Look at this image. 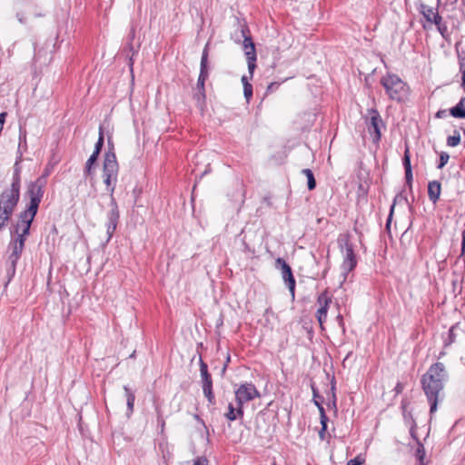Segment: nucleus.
<instances>
[{"mask_svg":"<svg viewBox=\"0 0 465 465\" xmlns=\"http://www.w3.org/2000/svg\"><path fill=\"white\" fill-rule=\"evenodd\" d=\"M387 91V94L391 98V99H400V97L398 96V93H399V89H386Z\"/></svg>","mask_w":465,"mask_h":465,"instance_id":"obj_29","label":"nucleus"},{"mask_svg":"<svg viewBox=\"0 0 465 465\" xmlns=\"http://www.w3.org/2000/svg\"><path fill=\"white\" fill-rule=\"evenodd\" d=\"M460 142V135L459 134H454V135H451V136H449L448 137V145L449 146H457Z\"/></svg>","mask_w":465,"mask_h":465,"instance_id":"obj_25","label":"nucleus"},{"mask_svg":"<svg viewBox=\"0 0 465 465\" xmlns=\"http://www.w3.org/2000/svg\"><path fill=\"white\" fill-rule=\"evenodd\" d=\"M302 173L308 180V189L313 190L316 186V183L312 172L310 169H304Z\"/></svg>","mask_w":465,"mask_h":465,"instance_id":"obj_23","label":"nucleus"},{"mask_svg":"<svg viewBox=\"0 0 465 465\" xmlns=\"http://www.w3.org/2000/svg\"><path fill=\"white\" fill-rule=\"evenodd\" d=\"M440 191H441V187H440V183L439 182L433 181L429 183L428 194H429L430 199L433 203H435L439 199V197L440 195Z\"/></svg>","mask_w":465,"mask_h":465,"instance_id":"obj_16","label":"nucleus"},{"mask_svg":"<svg viewBox=\"0 0 465 465\" xmlns=\"http://www.w3.org/2000/svg\"><path fill=\"white\" fill-rule=\"evenodd\" d=\"M25 245V238H16L13 245V252L17 256L22 252Z\"/></svg>","mask_w":465,"mask_h":465,"instance_id":"obj_22","label":"nucleus"},{"mask_svg":"<svg viewBox=\"0 0 465 465\" xmlns=\"http://www.w3.org/2000/svg\"><path fill=\"white\" fill-rule=\"evenodd\" d=\"M421 13L424 18L427 20V22L431 25H439V23L441 20V17L440 16L438 10L434 7L422 5Z\"/></svg>","mask_w":465,"mask_h":465,"instance_id":"obj_13","label":"nucleus"},{"mask_svg":"<svg viewBox=\"0 0 465 465\" xmlns=\"http://www.w3.org/2000/svg\"><path fill=\"white\" fill-rule=\"evenodd\" d=\"M252 89H244V96L247 101L252 97Z\"/></svg>","mask_w":465,"mask_h":465,"instance_id":"obj_33","label":"nucleus"},{"mask_svg":"<svg viewBox=\"0 0 465 465\" xmlns=\"http://www.w3.org/2000/svg\"><path fill=\"white\" fill-rule=\"evenodd\" d=\"M242 48L246 56L248 70L252 76L256 67V51L254 44L250 37L244 36Z\"/></svg>","mask_w":465,"mask_h":465,"instance_id":"obj_7","label":"nucleus"},{"mask_svg":"<svg viewBox=\"0 0 465 465\" xmlns=\"http://www.w3.org/2000/svg\"><path fill=\"white\" fill-rule=\"evenodd\" d=\"M364 462V459H362L361 456H357L354 459L350 460L347 462V465H361Z\"/></svg>","mask_w":465,"mask_h":465,"instance_id":"obj_28","label":"nucleus"},{"mask_svg":"<svg viewBox=\"0 0 465 465\" xmlns=\"http://www.w3.org/2000/svg\"><path fill=\"white\" fill-rule=\"evenodd\" d=\"M406 179L410 182L412 179V172L411 169L409 171H405Z\"/></svg>","mask_w":465,"mask_h":465,"instance_id":"obj_35","label":"nucleus"},{"mask_svg":"<svg viewBox=\"0 0 465 465\" xmlns=\"http://www.w3.org/2000/svg\"><path fill=\"white\" fill-rule=\"evenodd\" d=\"M446 377L444 366L439 362L433 364L422 377L423 390L431 401V412H434L437 409V401L440 392L443 389V382Z\"/></svg>","mask_w":465,"mask_h":465,"instance_id":"obj_1","label":"nucleus"},{"mask_svg":"<svg viewBox=\"0 0 465 465\" xmlns=\"http://www.w3.org/2000/svg\"><path fill=\"white\" fill-rule=\"evenodd\" d=\"M403 164H404V167H405V171H409L410 172V169H411V166L410 153H409V149L408 148L405 150Z\"/></svg>","mask_w":465,"mask_h":465,"instance_id":"obj_27","label":"nucleus"},{"mask_svg":"<svg viewBox=\"0 0 465 465\" xmlns=\"http://www.w3.org/2000/svg\"><path fill=\"white\" fill-rule=\"evenodd\" d=\"M46 185L45 176L38 177L28 185L27 193L30 199L26 210L37 213L38 206L44 195V189Z\"/></svg>","mask_w":465,"mask_h":465,"instance_id":"obj_4","label":"nucleus"},{"mask_svg":"<svg viewBox=\"0 0 465 465\" xmlns=\"http://www.w3.org/2000/svg\"><path fill=\"white\" fill-rule=\"evenodd\" d=\"M331 302V299L327 294L326 292L321 293L318 296L317 303L319 305V308L316 312V317H317V320L321 326H322L323 322L326 321L327 312H328Z\"/></svg>","mask_w":465,"mask_h":465,"instance_id":"obj_8","label":"nucleus"},{"mask_svg":"<svg viewBox=\"0 0 465 465\" xmlns=\"http://www.w3.org/2000/svg\"><path fill=\"white\" fill-rule=\"evenodd\" d=\"M103 143H104V134H103L102 130L100 129L99 139H98V141L96 143L95 150L93 153V154L89 157V159L87 160V163H86V170H87V172L91 171L92 165L96 161L97 156H98V154L100 153L101 147L103 146Z\"/></svg>","mask_w":465,"mask_h":465,"instance_id":"obj_15","label":"nucleus"},{"mask_svg":"<svg viewBox=\"0 0 465 465\" xmlns=\"http://www.w3.org/2000/svg\"><path fill=\"white\" fill-rule=\"evenodd\" d=\"M315 404L317 405L318 409H319V411H320V416H321V424H322V429L321 430L319 431V437L322 440H324L326 439V434H325V431H326V429H327V420H328V418L325 414V411H324V409L323 407L319 404L317 401H315Z\"/></svg>","mask_w":465,"mask_h":465,"instance_id":"obj_17","label":"nucleus"},{"mask_svg":"<svg viewBox=\"0 0 465 465\" xmlns=\"http://www.w3.org/2000/svg\"><path fill=\"white\" fill-rule=\"evenodd\" d=\"M462 253H465V231L462 233V247H461Z\"/></svg>","mask_w":465,"mask_h":465,"instance_id":"obj_36","label":"nucleus"},{"mask_svg":"<svg viewBox=\"0 0 465 465\" xmlns=\"http://www.w3.org/2000/svg\"><path fill=\"white\" fill-rule=\"evenodd\" d=\"M252 77V75H250V73L248 72V75L244 74L242 76V84L243 87H251V84L249 83V80Z\"/></svg>","mask_w":465,"mask_h":465,"instance_id":"obj_30","label":"nucleus"},{"mask_svg":"<svg viewBox=\"0 0 465 465\" xmlns=\"http://www.w3.org/2000/svg\"><path fill=\"white\" fill-rule=\"evenodd\" d=\"M49 173H50V171L46 169L45 171V173L42 176H45V178H46L48 176Z\"/></svg>","mask_w":465,"mask_h":465,"instance_id":"obj_39","label":"nucleus"},{"mask_svg":"<svg viewBox=\"0 0 465 465\" xmlns=\"http://www.w3.org/2000/svg\"><path fill=\"white\" fill-rule=\"evenodd\" d=\"M193 465H208V461L205 458H198Z\"/></svg>","mask_w":465,"mask_h":465,"instance_id":"obj_31","label":"nucleus"},{"mask_svg":"<svg viewBox=\"0 0 465 465\" xmlns=\"http://www.w3.org/2000/svg\"><path fill=\"white\" fill-rule=\"evenodd\" d=\"M124 390L125 396H126L128 411L130 413H132L134 411L135 396H134V392L127 386H124Z\"/></svg>","mask_w":465,"mask_h":465,"instance_id":"obj_21","label":"nucleus"},{"mask_svg":"<svg viewBox=\"0 0 465 465\" xmlns=\"http://www.w3.org/2000/svg\"><path fill=\"white\" fill-rule=\"evenodd\" d=\"M36 213L25 210L24 211L20 216L19 220L15 227V234L17 238H25L28 235L30 226Z\"/></svg>","mask_w":465,"mask_h":465,"instance_id":"obj_6","label":"nucleus"},{"mask_svg":"<svg viewBox=\"0 0 465 465\" xmlns=\"http://www.w3.org/2000/svg\"><path fill=\"white\" fill-rule=\"evenodd\" d=\"M448 159H449L448 155H446V156L441 155V157H440L441 163H440V167H442L447 163Z\"/></svg>","mask_w":465,"mask_h":465,"instance_id":"obj_34","label":"nucleus"},{"mask_svg":"<svg viewBox=\"0 0 465 465\" xmlns=\"http://www.w3.org/2000/svg\"><path fill=\"white\" fill-rule=\"evenodd\" d=\"M418 454H419L420 460H422V457H423L424 451H423V450H421L420 449H419V450H418Z\"/></svg>","mask_w":465,"mask_h":465,"instance_id":"obj_38","label":"nucleus"},{"mask_svg":"<svg viewBox=\"0 0 465 465\" xmlns=\"http://www.w3.org/2000/svg\"><path fill=\"white\" fill-rule=\"evenodd\" d=\"M201 376L203 378V382L207 381H212L210 375L208 374L207 365L201 361Z\"/></svg>","mask_w":465,"mask_h":465,"instance_id":"obj_26","label":"nucleus"},{"mask_svg":"<svg viewBox=\"0 0 465 465\" xmlns=\"http://www.w3.org/2000/svg\"><path fill=\"white\" fill-rule=\"evenodd\" d=\"M118 219H119L118 207H117L116 203L113 199L112 203H111V210L108 213V221H109V223L107 224L108 239H110L112 237L113 233L114 232L116 226H117Z\"/></svg>","mask_w":465,"mask_h":465,"instance_id":"obj_11","label":"nucleus"},{"mask_svg":"<svg viewBox=\"0 0 465 465\" xmlns=\"http://www.w3.org/2000/svg\"><path fill=\"white\" fill-rule=\"evenodd\" d=\"M343 252H344V259H343V262H342V270L345 272H349L355 268V266L357 264V261H356L351 245H350L347 242L345 244V249H344Z\"/></svg>","mask_w":465,"mask_h":465,"instance_id":"obj_12","label":"nucleus"},{"mask_svg":"<svg viewBox=\"0 0 465 465\" xmlns=\"http://www.w3.org/2000/svg\"><path fill=\"white\" fill-rule=\"evenodd\" d=\"M203 392H204L205 396L208 397L209 401H211V400L213 398L212 381H204L203 385Z\"/></svg>","mask_w":465,"mask_h":465,"instance_id":"obj_24","label":"nucleus"},{"mask_svg":"<svg viewBox=\"0 0 465 465\" xmlns=\"http://www.w3.org/2000/svg\"><path fill=\"white\" fill-rule=\"evenodd\" d=\"M19 178L16 177L10 188L5 190L0 196V225L4 224L11 215L19 199Z\"/></svg>","mask_w":465,"mask_h":465,"instance_id":"obj_2","label":"nucleus"},{"mask_svg":"<svg viewBox=\"0 0 465 465\" xmlns=\"http://www.w3.org/2000/svg\"><path fill=\"white\" fill-rule=\"evenodd\" d=\"M401 83V78L395 74H388L382 80L383 87H392L393 85H398Z\"/></svg>","mask_w":465,"mask_h":465,"instance_id":"obj_20","label":"nucleus"},{"mask_svg":"<svg viewBox=\"0 0 465 465\" xmlns=\"http://www.w3.org/2000/svg\"><path fill=\"white\" fill-rule=\"evenodd\" d=\"M118 163L114 153H107L103 165V180L110 194L113 195L118 176Z\"/></svg>","mask_w":465,"mask_h":465,"instance_id":"obj_3","label":"nucleus"},{"mask_svg":"<svg viewBox=\"0 0 465 465\" xmlns=\"http://www.w3.org/2000/svg\"><path fill=\"white\" fill-rule=\"evenodd\" d=\"M450 114L456 118H465V97L450 109Z\"/></svg>","mask_w":465,"mask_h":465,"instance_id":"obj_19","label":"nucleus"},{"mask_svg":"<svg viewBox=\"0 0 465 465\" xmlns=\"http://www.w3.org/2000/svg\"><path fill=\"white\" fill-rule=\"evenodd\" d=\"M208 45L209 44H206L201 59V74L198 79V84L202 86H203L205 77L207 76Z\"/></svg>","mask_w":465,"mask_h":465,"instance_id":"obj_14","label":"nucleus"},{"mask_svg":"<svg viewBox=\"0 0 465 465\" xmlns=\"http://www.w3.org/2000/svg\"><path fill=\"white\" fill-rule=\"evenodd\" d=\"M265 313H267V314H268V313H272V310L267 309V310L265 311Z\"/></svg>","mask_w":465,"mask_h":465,"instance_id":"obj_40","label":"nucleus"},{"mask_svg":"<svg viewBox=\"0 0 465 465\" xmlns=\"http://www.w3.org/2000/svg\"><path fill=\"white\" fill-rule=\"evenodd\" d=\"M438 26V30L439 32L440 33V35L442 36H445V33L447 31V27L446 26H443L440 25V22L439 23V25H436Z\"/></svg>","mask_w":465,"mask_h":465,"instance_id":"obj_32","label":"nucleus"},{"mask_svg":"<svg viewBox=\"0 0 465 465\" xmlns=\"http://www.w3.org/2000/svg\"><path fill=\"white\" fill-rule=\"evenodd\" d=\"M236 403L243 407V404L260 397V392L252 383L241 384L234 391Z\"/></svg>","mask_w":465,"mask_h":465,"instance_id":"obj_5","label":"nucleus"},{"mask_svg":"<svg viewBox=\"0 0 465 465\" xmlns=\"http://www.w3.org/2000/svg\"><path fill=\"white\" fill-rule=\"evenodd\" d=\"M462 80H463V84L465 85V72L463 74Z\"/></svg>","mask_w":465,"mask_h":465,"instance_id":"obj_41","label":"nucleus"},{"mask_svg":"<svg viewBox=\"0 0 465 465\" xmlns=\"http://www.w3.org/2000/svg\"><path fill=\"white\" fill-rule=\"evenodd\" d=\"M370 123L368 124V130L370 134L372 136L373 142H378L381 138L380 133V115L377 111L371 110L370 112Z\"/></svg>","mask_w":465,"mask_h":465,"instance_id":"obj_10","label":"nucleus"},{"mask_svg":"<svg viewBox=\"0 0 465 465\" xmlns=\"http://www.w3.org/2000/svg\"><path fill=\"white\" fill-rule=\"evenodd\" d=\"M242 415V406H240L236 403V406H233L232 403L228 405V411L225 413V417L229 420H234L238 417Z\"/></svg>","mask_w":465,"mask_h":465,"instance_id":"obj_18","label":"nucleus"},{"mask_svg":"<svg viewBox=\"0 0 465 465\" xmlns=\"http://www.w3.org/2000/svg\"><path fill=\"white\" fill-rule=\"evenodd\" d=\"M393 208H394V206L391 207V214H390L389 219L387 221V227L388 228L390 227V223H391V214H392V212H393Z\"/></svg>","mask_w":465,"mask_h":465,"instance_id":"obj_37","label":"nucleus"},{"mask_svg":"<svg viewBox=\"0 0 465 465\" xmlns=\"http://www.w3.org/2000/svg\"><path fill=\"white\" fill-rule=\"evenodd\" d=\"M276 263L281 267L282 278L288 283L289 290L293 295L295 289V280L293 278L291 267L282 258H278L276 260Z\"/></svg>","mask_w":465,"mask_h":465,"instance_id":"obj_9","label":"nucleus"}]
</instances>
